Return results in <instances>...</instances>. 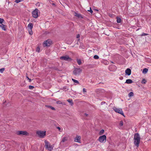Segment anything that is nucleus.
Segmentation results:
<instances>
[{"mask_svg":"<svg viewBox=\"0 0 151 151\" xmlns=\"http://www.w3.org/2000/svg\"><path fill=\"white\" fill-rule=\"evenodd\" d=\"M29 33L30 35H32L33 33L32 30V29H29L28 30Z\"/></svg>","mask_w":151,"mask_h":151,"instance_id":"obj_28","label":"nucleus"},{"mask_svg":"<svg viewBox=\"0 0 151 151\" xmlns=\"http://www.w3.org/2000/svg\"><path fill=\"white\" fill-rule=\"evenodd\" d=\"M46 132L39 131L36 132V133L41 137H43L45 135Z\"/></svg>","mask_w":151,"mask_h":151,"instance_id":"obj_6","label":"nucleus"},{"mask_svg":"<svg viewBox=\"0 0 151 151\" xmlns=\"http://www.w3.org/2000/svg\"><path fill=\"white\" fill-rule=\"evenodd\" d=\"M33 24L32 23H29L28 25V28L30 29H32L33 27Z\"/></svg>","mask_w":151,"mask_h":151,"instance_id":"obj_15","label":"nucleus"},{"mask_svg":"<svg viewBox=\"0 0 151 151\" xmlns=\"http://www.w3.org/2000/svg\"><path fill=\"white\" fill-rule=\"evenodd\" d=\"M82 71V69L79 68H75L73 71V73L75 75H79Z\"/></svg>","mask_w":151,"mask_h":151,"instance_id":"obj_3","label":"nucleus"},{"mask_svg":"<svg viewBox=\"0 0 151 151\" xmlns=\"http://www.w3.org/2000/svg\"><path fill=\"white\" fill-rule=\"evenodd\" d=\"M29 82H31V79H30L29 78Z\"/></svg>","mask_w":151,"mask_h":151,"instance_id":"obj_48","label":"nucleus"},{"mask_svg":"<svg viewBox=\"0 0 151 151\" xmlns=\"http://www.w3.org/2000/svg\"><path fill=\"white\" fill-rule=\"evenodd\" d=\"M148 69L147 68H145L143 70L142 73H143L145 74L147 73V72L148 71Z\"/></svg>","mask_w":151,"mask_h":151,"instance_id":"obj_19","label":"nucleus"},{"mask_svg":"<svg viewBox=\"0 0 151 151\" xmlns=\"http://www.w3.org/2000/svg\"><path fill=\"white\" fill-rule=\"evenodd\" d=\"M145 60L147 62L151 63V59L149 58H145Z\"/></svg>","mask_w":151,"mask_h":151,"instance_id":"obj_23","label":"nucleus"},{"mask_svg":"<svg viewBox=\"0 0 151 151\" xmlns=\"http://www.w3.org/2000/svg\"><path fill=\"white\" fill-rule=\"evenodd\" d=\"M60 59L61 60L67 61H71L72 60V58L70 57L69 55H68L60 57Z\"/></svg>","mask_w":151,"mask_h":151,"instance_id":"obj_2","label":"nucleus"},{"mask_svg":"<svg viewBox=\"0 0 151 151\" xmlns=\"http://www.w3.org/2000/svg\"><path fill=\"white\" fill-rule=\"evenodd\" d=\"M40 47H38L36 48V51L37 52H40Z\"/></svg>","mask_w":151,"mask_h":151,"instance_id":"obj_29","label":"nucleus"},{"mask_svg":"<svg viewBox=\"0 0 151 151\" xmlns=\"http://www.w3.org/2000/svg\"><path fill=\"white\" fill-rule=\"evenodd\" d=\"M68 139V138L66 137H64L63 138L62 141L61 142V143L62 142H64L66 141Z\"/></svg>","mask_w":151,"mask_h":151,"instance_id":"obj_21","label":"nucleus"},{"mask_svg":"<svg viewBox=\"0 0 151 151\" xmlns=\"http://www.w3.org/2000/svg\"><path fill=\"white\" fill-rule=\"evenodd\" d=\"M148 35L147 34L145 33H143L141 35V36H142L144 35Z\"/></svg>","mask_w":151,"mask_h":151,"instance_id":"obj_37","label":"nucleus"},{"mask_svg":"<svg viewBox=\"0 0 151 151\" xmlns=\"http://www.w3.org/2000/svg\"><path fill=\"white\" fill-rule=\"evenodd\" d=\"M99 141L101 142H103L106 140V136L105 135L99 137Z\"/></svg>","mask_w":151,"mask_h":151,"instance_id":"obj_8","label":"nucleus"},{"mask_svg":"<svg viewBox=\"0 0 151 151\" xmlns=\"http://www.w3.org/2000/svg\"><path fill=\"white\" fill-rule=\"evenodd\" d=\"M84 115L85 116H88V114H87L86 113H84Z\"/></svg>","mask_w":151,"mask_h":151,"instance_id":"obj_45","label":"nucleus"},{"mask_svg":"<svg viewBox=\"0 0 151 151\" xmlns=\"http://www.w3.org/2000/svg\"><path fill=\"white\" fill-rule=\"evenodd\" d=\"M119 125L121 126H122L123 125V122L122 121H121L120 122Z\"/></svg>","mask_w":151,"mask_h":151,"instance_id":"obj_36","label":"nucleus"},{"mask_svg":"<svg viewBox=\"0 0 151 151\" xmlns=\"http://www.w3.org/2000/svg\"><path fill=\"white\" fill-rule=\"evenodd\" d=\"M81 139V137L80 136L77 135L74 141L75 142L80 143Z\"/></svg>","mask_w":151,"mask_h":151,"instance_id":"obj_11","label":"nucleus"},{"mask_svg":"<svg viewBox=\"0 0 151 151\" xmlns=\"http://www.w3.org/2000/svg\"><path fill=\"white\" fill-rule=\"evenodd\" d=\"M40 4H42V3H40L39 2H38L36 4V5H38V6H40Z\"/></svg>","mask_w":151,"mask_h":151,"instance_id":"obj_42","label":"nucleus"},{"mask_svg":"<svg viewBox=\"0 0 151 151\" xmlns=\"http://www.w3.org/2000/svg\"><path fill=\"white\" fill-rule=\"evenodd\" d=\"M34 87L31 86H29V88L30 89H33L34 88Z\"/></svg>","mask_w":151,"mask_h":151,"instance_id":"obj_38","label":"nucleus"},{"mask_svg":"<svg viewBox=\"0 0 151 151\" xmlns=\"http://www.w3.org/2000/svg\"><path fill=\"white\" fill-rule=\"evenodd\" d=\"M104 130L103 129H102V130H101L99 133V135H102L104 133Z\"/></svg>","mask_w":151,"mask_h":151,"instance_id":"obj_26","label":"nucleus"},{"mask_svg":"<svg viewBox=\"0 0 151 151\" xmlns=\"http://www.w3.org/2000/svg\"><path fill=\"white\" fill-rule=\"evenodd\" d=\"M121 19L119 17H117L116 22L117 23H120L121 22Z\"/></svg>","mask_w":151,"mask_h":151,"instance_id":"obj_22","label":"nucleus"},{"mask_svg":"<svg viewBox=\"0 0 151 151\" xmlns=\"http://www.w3.org/2000/svg\"><path fill=\"white\" fill-rule=\"evenodd\" d=\"M95 11L98 12L99 10L98 9H94Z\"/></svg>","mask_w":151,"mask_h":151,"instance_id":"obj_49","label":"nucleus"},{"mask_svg":"<svg viewBox=\"0 0 151 151\" xmlns=\"http://www.w3.org/2000/svg\"><path fill=\"white\" fill-rule=\"evenodd\" d=\"M45 106L48 108H50V109H51L52 110H55V108H54L52 106H49V105H46Z\"/></svg>","mask_w":151,"mask_h":151,"instance_id":"obj_20","label":"nucleus"},{"mask_svg":"<svg viewBox=\"0 0 151 151\" xmlns=\"http://www.w3.org/2000/svg\"><path fill=\"white\" fill-rule=\"evenodd\" d=\"M133 81L131 79H128L126 80L125 83L128 84H130L133 83Z\"/></svg>","mask_w":151,"mask_h":151,"instance_id":"obj_16","label":"nucleus"},{"mask_svg":"<svg viewBox=\"0 0 151 151\" xmlns=\"http://www.w3.org/2000/svg\"><path fill=\"white\" fill-rule=\"evenodd\" d=\"M44 44L45 46L49 47L52 44V41L50 40H48L45 41Z\"/></svg>","mask_w":151,"mask_h":151,"instance_id":"obj_10","label":"nucleus"},{"mask_svg":"<svg viewBox=\"0 0 151 151\" xmlns=\"http://www.w3.org/2000/svg\"><path fill=\"white\" fill-rule=\"evenodd\" d=\"M111 63H114L112 61H111Z\"/></svg>","mask_w":151,"mask_h":151,"instance_id":"obj_50","label":"nucleus"},{"mask_svg":"<svg viewBox=\"0 0 151 151\" xmlns=\"http://www.w3.org/2000/svg\"><path fill=\"white\" fill-rule=\"evenodd\" d=\"M67 101L69 103L71 106H73V101L71 99H68L67 100Z\"/></svg>","mask_w":151,"mask_h":151,"instance_id":"obj_18","label":"nucleus"},{"mask_svg":"<svg viewBox=\"0 0 151 151\" xmlns=\"http://www.w3.org/2000/svg\"><path fill=\"white\" fill-rule=\"evenodd\" d=\"M109 63V62L107 60H104V63L105 65H108Z\"/></svg>","mask_w":151,"mask_h":151,"instance_id":"obj_30","label":"nucleus"},{"mask_svg":"<svg viewBox=\"0 0 151 151\" xmlns=\"http://www.w3.org/2000/svg\"><path fill=\"white\" fill-rule=\"evenodd\" d=\"M4 21V20L3 19L0 18V24H2Z\"/></svg>","mask_w":151,"mask_h":151,"instance_id":"obj_31","label":"nucleus"},{"mask_svg":"<svg viewBox=\"0 0 151 151\" xmlns=\"http://www.w3.org/2000/svg\"><path fill=\"white\" fill-rule=\"evenodd\" d=\"M57 128L59 130L60 132H62V130H61L60 128L59 127H57Z\"/></svg>","mask_w":151,"mask_h":151,"instance_id":"obj_40","label":"nucleus"},{"mask_svg":"<svg viewBox=\"0 0 151 151\" xmlns=\"http://www.w3.org/2000/svg\"><path fill=\"white\" fill-rule=\"evenodd\" d=\"M125 73L128 75H130L131 73V70L129 68H127L125 71Z\"/></svg>","mask_w":151,"mask_h":151,"instance_id":"obj_13","label":"nucleus"},{"mask_svg":"<svg viewBox=\"0 0 151 151\" xmlns=\"http://www.w3.org/2000/svg\"><path fill=\"white\" fill-rule=\"evenodd\" d=\"M90 9L89 10H88V11L89 12H90L91 14H92L93 13V11H92V9H91V8L90 7Z\"/></svg>","mask_w":151,"mask_h":151,"instance_id":"obj_35","label":"nucleus"},{"mask_svg":"<svg viewBox=\"0 0 151 151\" xmlns=\"http://www.w3.org/2000/svg\"><path fill=\"white\" fill-rule=\"evenodd\" d=\"M16 134L17 135L21 136L27 135L29 134L27 132L22 131H17L16 132Z\"/></svg>","mask_w":151,"mask_h":151,"instance_id":"obj_4","label":"nucleus"},{"mask_svg":"<svg viewBox=\"0 0 151 151\" xmlns=\"http://www.w3.org/2000/svg\"><path fill=\"white\" fill-rule=\"evenodd\" d=\"M72 80L74 82L76 83H79L78 81L76 80L73 78L72 79Z\"/></svg>","mask_w":151,"mask_h":151,"instance_id":"obj_32","label":"nucleus"},{"mask_svg":"<svg viewBox=\"0 0 151 151\" xmlns=\"http://www.w3.org/2000/svg\"><path fill=\"white\" fill-rule=\"evenodd\" d=\"M140 139V138L139 134L137 133L135 134L134 137V143L137 147H138L139 145Z\"/></svg>","mask_w":151,"mask_h":151,"instance_id":"obj_1","label":"nucleus"},{"mask_svg":"<svg viewBox=\"0 0 151 151\" xmlns=\"http://www.w3.org/2000/svg\"><path fill=\"white\" fill-rule=\"evenodd\" d=\"M45 145L48 150L51 151L53 149V146L52 145H51L50 143L46 140L45 141Z\"/></svg>","mask_w":151,"mask_h":151,"instance_id":"obj_5","label":"nucleus"},{"mask_svg":"<svg viewBox=\"0 0 151 151\" xmlns=\"http://www.w3.org/2000/svg\"><path fill=\"white\" fill-rule=\"evenodd\" d=\"M129 96L130 97L134 96V93L133 92H130L128 94Z\"/></svg>","mask_w":151,"mask_h":151,"instance_id":"obj_25","label":"nucleus"},{"mask_svg":"<svg viewBox=\"0 0 151 151\" xmlns=\"http://www.w3.org/2000/svg\"><path fill=\"white\" fill-rule=\"evenodd\" d=\"M26 77L28 80L29 79V78H28V76L27 75L26 76Z\"/></svg>","mask_w":151,"mask_h":151,"instance_id":"obj_47","label":"nucleus"},{"mask_svg":"<svg viewBox=\"0 0 151 151\" xmlns=\"http://www.w3.org/2000/svg\"><path fill=\"white\" fill-rule=\"evenodd\" d=\"M75 16L77 17L78 18H80L81 19H83V17L82 15L79 14H78L76 12H75Z\"/></svg>","mask_w":151,"mask_h":151,"instance_id":"obj_12","label":"nucleus"},{"mask_svg":"<svg viewBox=\"0 0 151 151\" xmlns=\"http://www.w3.org/2000/svg\"><path fill=\"white\" fill-rule=\"evenodd\" d=\"M80 37V35L79 34H78L77 35L76 38H79Z\"/></svg>","mask_w":151,"mask_h":151,"instance_id":"obj_44","label":"nucleus"},{"mask_svg":"<svg viewBox=\"0 0 151 151\" xmlns=\"http://www.w3.org/2000/svg\"><path fill=\"white\" fill-rule=\"evenodd\" d=\"M5 68H2L0 69V72L1 73H2L3 72Z\"/></svg>","mask_w":151,"mask_h":151,"instance_id":"obj_33","label":"nucleus"},{"mask_svg":"<svg viewBox=\"0 0 151 151\" xmlns=\"http://www.w3.org/2000/svg\"><path fill=\"white\" fill-rule=\"evenodd\" d=\"M49 1H50V0H49Z\"/></svg>","mask_w":151,"mask_h":151,"instance_id":"obj_51","label":"nucleus"},{"mask_svg":"<svg viewBox=\"0 0 151 151\" xmlns=\"http://www.w3.org/2000/svg\"><path fill=\"white\" fill-rule=\"evenodd\" d=\"M57 104H62V102L60 101H58L56 102Z\"/></svg>","mask_w":151,"mask_h":151,"instance_id":"obj_39","label":"nucleus"},{"mask_svg":"<svg viewBox=\"0 0 151 151\" xmlns=\"http://www.w3.org/2000/svg\"><path fill=\"white\" fill-rule=\"evenodd\" d=\"M52 5H53V6H56L55 4V3H52Z\"/></svg>","mask_w":151,"mask_h":151,"instance_id":"obj_46","label":"nucleus"},{"mask_svg":"<svg viewBox=\"0 0 151 151\" xmlns=\"http://www.w3.org/2000/svg\"><path fill=\"white\" fill-rule=\"evenodd\" d=\"M93 58L94 59H98L99 58V57L98 55H95L94 56Z\"/></svg>","mask_w":151,"mask_h":151,"instance_id":"obj_27","label":"nucleus"},{"mask_svg":"<svg viewBox=\"0 0 151 151\" xmlns=\"http://www.w3.org/2000/svg\"><path fill=\"white\" fill-rule=\"evenodd\" d=\"M20 0H16L15 1V2H16L17 3H18L21 1Z\"/></svg>","mask_w":151,"mask_h":151,"instance_id":"obj_41","label":"nucleus"},{"mask_svg":"<svg viewBox=\"0 0 151 151\" xmlns=\"http://www.w3.org/2000/svg\"><path fill=\"white\" fill-rule=\"evenodd\" d=\"M83 92L84 93L86 92V89L85 88H83Z\"/></svg>","mask_w":151,"mask_h":151,"instance_id":"obj_43","label":"nucleus"},{"mask_svg":"<svg viewBox=\"0 0 151 151\" xmlns=\"http://www.w3.org/2000/svg\"><path fill=\"white\" fill-rule=\"evenodd\" d=\"M5 26H6V25L3 24H1L0 25V27L4 31H5L6 30V28L5 27Z\"/></svg>","mask_w":151,"mask_h":151,"instance_id":"obj_14","label":"nucleus"},{"mask_svg":"<svg viewBox=\"0 0 151 151\" xmlns=\"http://www.w3.org/2000/svg\"><path fill=\"white\" fill-rule=\"evenodd\" d=\"M77 63L79 65H81V61L80 59H76Z\"/></svg>","mask_w":151,"mask_h":151,"instance_id":"obj_17","label":"nucleus"},{"mask_svg":"<svg viewBox=\"0 0 151 151\" xmlns=\"http://www.w3.org/2000/svg\"><path fill=\"white\" fill-rule=\"evenodd\" d=\"M114 111L124 116V114L121 109L116 108L114 109Z\"/></svg>","mask_w":151,"mask_h":151,"instance_id":"obj_9","label":"nucleus"},{"mask_svg":"<svg viewBox=\"0 0 151 151\" xmlns=\"http://www.w3.org/2000/svg\"><path fill=\"white\" fill-rule=\"evenodd\" d=\"M147 82L146 80L145 79L143 78L142 81L141 83L142 84H145Z\"/></svg>","mask_w":151,"mask_h":151,"instance_id":"obj_24","label":"nucleus"},{"mask_svg":"<svg viewBox=\"0 0 151 151\" xmlns=\"http://www.w3.org/2000/svg\"><path fill=\"white\" fill-rule=\"evenodd\" d=\"M122 60H123V62H122V63H120V64H124V63H125V59L123 58H122Z\"/></svg>","mask_w":151,"mask_h":151,"instance_id":"obj_34","label":"nucleus"},{"mask_svg":"<svg viewBox=\"0 0 151 151\" xmlns=\"http://www.w3.org/2000/svg\"><path fill=\"white\" fill-rule=\"evenodd\" d=\"M38 10L37 9H35L32 12V16L35 18H37L38 17Z\"/></svg>","mask_w":151,"mask_h":151,"instance_id":"obj_7","label":"nucleus"}]
</instances>
